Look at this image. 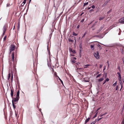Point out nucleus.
Returning a JSON list of instances; mask_svg holds the SVG:
<instances>
[{
    "label": "nucleus",
    "instance_id": "nucleus-1",
    "mask_svg": "<svg viewBox=\"0 0 124 124\" xmlns=\"http://www.w3.org/2000/svg\"><path fill=\"white\" fill-rule=\"evenodd\" d=\"M15 46L13 44L11 45L9 48V54H10L12 51L14 50L15 49Z\"/></svg>",
    "mask_w": 124,
    "mask_h": 124
},
{
    "label": "nucleus",
    "instance_id": "nucleus-2",
    "mask_svg": "<svg viewBox=\"0 0 124 124\" xmlns=\"http://www.w3.org/2000/svg\"><path fill=\"white\" fill-rule=\"evenodd\" d=\"M93 55L97 59H99L100 56L98 52H94L93 54Z\"/></svg>",
    "mask_w": 124,
    "mask_h": 124
},
{
    "label": "nucleus",
    "instance_id": "nucleus-3",
    "mask_svg": "<svg viewBox=\"0 0 124 124\" xmlns=\"http://www.w3.org/2000/svg\"><path fill=\"white\" fill-rule=\"evenodd\" d=\"M12 61L13 62V63H14V64H15L16 63V58H14V54L13 52L12 54Z\"/></svg>",
    "mask_w": 124,
    "mask_h": 124
},
{
    "label": "nucleus",
    "instance_id": "nucleus-4",
    "mask_svg": "<svg viewBox=\"0 0 124 124\" xmlns=\"http://www.w3.org/2000/svg\"><path fill=\"white\" fill-rule=\"evenodd\" d=\"M12 102L14 101L15 102H16L18 101L19 99V98L16 97V98H14L13 97V98H12Z\"/></svg>",
    "mask_w": 124,
    "mask_h": 124
},
{
    "label": "nucleus",
    "instance_id": "nucleus-5",
    "mask_svg": "<svg viewBox=\"0 0 124 124\" xmlns=\"http://www.w3.org/2000/svg\"><path fill=\"white\" fill-rule=\"evenodd\" d=\"M119 23L121 24H124V17L120 19L119 20Z\"/></svg>",
    "mask_w": 124,
    "mask_h": 124
},
{
    "label": "nucleus",
    "instance_id": "nucleus-6",
    "mask_svg": "<svg viewBox=\"0 0 124 124\" xmlns=\"http://www.w3.org/2000/svg\"><path fill=\"white\" fill-rule=\"evenodd\" d=\"M6 25H4L3 27V33L2 34V36H3L4 34L5 33V32L6 30Z\"/></svg>",
    "mask_w": 124,
    "mask_h": 124
},
{
    "label": "nucleus",
    "instance_id": "nucleus-7",
    "mask_svg": "<svg viewBox=\"0 0 124 124\" xmlns=\"http://www.w3.org/2000/svg\"><path fill=\"white\" fill-rule=\"evenodd\" d=\"M72 37H73V36H70L69 37V38H68V39L69 41L70 42H74V40L71 39L72 38Z\"/></svg>",
    "mask_w": 124,
    "mask_h": 124
},
{
    "label": "nucleus",
    "instance_id": "nucleus-8",
    "mask_svg": "<svg viewBox=\"0 0 124 124\" xmlns=\"http://www.w3.org/2000/svg\"><path fill=\"white\" fill-rule=\"evenodd\" d=\"M104 27V26L103 25L101 26L100 27V28L99 29V30L98 31V32H97V33H98L100 32L103 29Z\"/></svg>",
    "mask_w": 124,
    "mask_h": 124
},
{
    "label": "nucleus",
    "instance_id": "nucleus-9",
    "mask_svg": "<svg viewBox=\"0 0 124 124\" xmlns=\"http://www.w3.org/2000/svg\"><path fill=\"white\" fill-rule=\"evenodd\" d=\"M14 92V90L13 89H11V95L12 98H13V93Z\"/></svg>",
    "mask_w": 124,
    "mask_h": 124
},
{
    "label": "nucleus",
    "instance_id": "nucleus-10",
    "mask_svg": "<svg viewBox=\"0 0 124 124\" xmlns=\"http://www.w3.org/2000/svg\"><path fill=\"white\" fill-rule=\"evenodd\" d=\"M19 90L17 93V94L16 95V97H18L19 98Z\"/></svg>",
    "mask_w": 124,
    "mask_h": 124
},
{
    "label": "nucleus",
    "instance_id": "nucleus-11",
    "mask_svg": "<svg viewBox=\"0 0 124 124\" xmlns=\"http://www.w3.org/2000/svg\"><path fill=\"white\" fill-rule=\"evenodd\" d=\"M97 22H98L97 21H96L94 23L93 25L91 27V28H93V27H94L96 25V24L97 23Z\"/></svg>",
    "mask_w": 124,
    "mask_h": 124
},
{
    "label": "nucleus",
    "instance_id": "nucleus-12",
    "mask_svg": "<svg viewBox=\"0 0 124 124\" xmlns=\"http://www.w3.org/2000/svg\"><path fill=\"white\" fill-rule=\"evenodd\" d=\"M108 1H106L104 4H103L102 5V7H103L105 6L107 4V3H108Z\"/></svg>",
    "mask_w": 124,
    "mask_h": 124
},
{
    "label": "nucleus",
    "instance_id": "nucleus-13",
    "mask_svg": "<svg viewBox=\"0 0 124 124\" xmlns=\"http://www.w3.org/2000/svg\"><path fill=\"white\" fill-rule=\"evenodd\" d=\"M87 79L86 78H85L84 79V81L85 82H89V79H88L87 80H86V79Z\"/></svg>",
    "mask_w": 124,
    "mask_h": 124
},
{
    "label": "nucleus",
    "instance_id": "nucleus-14",
    "mask_svg": "<svg viewBox=\"0 0 124 124\" xmlns=\"http://www.w3.org/2000/svg\"><path fill=\"white\" fill-rule=\"evenodd\" d=\"M90 118H88L87 119H86V120L85 122V123H86L87 122H88L89 120H90Z\"/></svg>",
    "mask_w": 124,
    "mask_h": 124
},
{
    "label": "nucleus",
    "instance_id": "nucleus-15",
    "mask_svg": "<svg viewBox=\"0 0 124 124\" xmlns=\"http://www.w3.org/2000/svg\"><path fill=\"white\" fill-rule=\"evenodd\" d=\"M103 80H104L103 78H101L100 79H99L98 80V81L99 82H100L102 81Z\"/></svg>",
    "mask_w": 124,
    "mask_h": 124
},
{
    "label": "nucleus",
    "instance_id": "nucleus-16",
    "mask_svg": "<svg viewBox=\"0 0 124 124\" xmlns=\"http://www.w3.org/2000/svg\"><path fill=\"white\" fill-rule=\"evenodd\" d=\"M104 18H105L104 17H100L99 18V20H103V19Z\"/></svg>",
    "mask_w": 124,
    "mask_h": 124
},
{
    "label": "nucleus",
    "instance_id": "nucleus-17",
    "mask_svg": "<svg viewBox=\"0 0 124 124\" xmlns=\"http://www.w3.org/2000/svg\"><path fill=\"white\" fill-rule=\"evenodd\" d=\"M118 80L120 81H121V76L120 77H118Z\"/></svg>",
    "mask_w": 124,
    "mask_h": 124
},
{
    "label": "nucleus",
    "instance_id": "nucleus-18",
    "mask_svg": "<svg viewBox=\"0 0 124 124\" xmlns=\"http://www.w3.org/2000/svg\"><path fill=\"white\" fill-rule=\"evenodd\" d=\"M12 105L14 109H15L16 108V106L14 104L13 102V101L12 102Z\"/></svg>",
    "mask_w": 124,
    "mask_h": 124
},
{
    "label": "nucleus",
    "instance_id": "nucleus-19",
    "mask_svg": "<svg viewBox=\"0 0 124 124\" xmlns=\"http://www.w3.org/2000/svg\"><path fill=\"white\" fill-rule=\"evenodd\" d=\"M87 33V31H85V33L82 36V38H83V37H84L85 36V35Z\"/></svg>",
    "mask_w": 124,
    "mask_h": 124
},
{
    "label": "nucleus",
    "instance_id": "nucleus-20",
    "mask_svg": "<svg viewBox=\"0 0 124 124\" xmlns=\"http://www.w3.org/2000/svg\"><path fill=\"white\" fill-rule=\"evenodd\" d=\"M107 114V112L105 113L104 114H102L100 116V117H101L102 116H103L105 115H106Z\"/></svg>",
    "mask_w": 124,
    "mask_h": 124
},
{
    "label": "nucleus",
    "instance_id": "nucleus-21",
    "mask_svg": "<svg viewBox=\"0 0 124 124\" xmlns=\"http://www.w3.org/2000/svg\"><path fill=\"white\" fill-rule=\"evenodd\" d=\"M11 76V74L10 73H9L8 74V80H9L10 77Z\"/></svg>",
    "mask_w": 124,
    "mask_h": 124
},
{
    "label": "nucleus",
    "instance_id": "nucleus-22",
    "mask_svg": "<svg viewBox=\"0 0 124 124\" xmlns=\"http://www.w3.org/2000/svg\"><path fill=\"white\" fill-rule=\"evenodd\" d=\"M77 35V34H76L74 32H73V35L74 36H76Z\"/></svg>",
    "mask_w": 124,
    "mask_h": 124
},
{
    "label": "nucleus",
    "instance_id": "nucleus-23",
    "mask_svg": "<svg viewBox=\"0 0 124 124\" xmlns=\"http://www.w3.org/2000/svg\"><path fill=\"white\" fill-rule=\"evenodd\" d=\"M88 2H87L86 3H85L84 4V6L86 5H88Z\"/></svg>",
    "mask_w": 124,
    "mask_h": 124
},
{
    "label": "nucleus",
    "instance_id": "nucleus-24",
    "mask_svg": "<svg viewBox=\"0 0 124 124\" xmlns=\"http://www.w3.org/2000/svg\"><path fill=\"white\" fill-rule=\"evenodd\" d=\"M112 10V9H110L107 12L108 14H109L110 12H111Z\"/></svg>",
    "mask_w": 124,
    "mask_h": 124
},
{
    "label": "nucleus",
    "instance_id": "nucleus-25",
    "mask_svg": "<svg viewBox=\"0 0 124 124\" xmlns=\"http://www.w3.org/2000/svg\"><path fill=\"white\" fill-rule=\"evenodd\" d=\"M98 113V112H97L95 114V115H94V117H93V118H94L96 117L97 116Z\"/></svg>",
    "mask_w": 124,
    "mask_h": 124
},
{
    "label": "nucleus",
    "instance_id": "nucleus-26",
    "mask_svg": "<svg viewBox=\"0 0 124 124\" xmlns=\"http://www.w3.org/2000/svg\"><path fill=\"white\" fill-rule=\"evenodd\" d=\"M101 75V74H99L98 75L96 76V78H97L100 77Z\"/></svg>",
    "mask_w": 124,
    "mask_h": 124
},
{
    "label": "nucleus",
    "instance_id": "nucleus-27",
    "mask_svg": "<svg viewBox=\"0 0 124 124\" xmlns=\"http://www.w3.org/2000/svg\"><path fill=\"white\" fill-rule=\"evenodd\" d=\"M117 74H118V77H120V76H121V74L119 72H118L117 73Z\"/></svg>",
    "mask_w": 124,
    "mask_h": 124
},
{
    "label": "nucleus",
    "instance_id": "nucleus-28",
    "mask_svg": "<svg viewBox=\"0 0 124 124\" xmlns=\"http://www.w3.org/2000/svg\"><path fill=\"white\" fill-rule=\"evenodd\" d=\"M116 83H117L116 81V82H115V83H114L113 84V85L114 86H116Z\"/></svg>",
    "mask_w": 124,
    "mask_h": 124
},
{
    "label": "nucleus",
    "instance_id": "nucleus-29",
    "mask_svg": "<svg viewBox=\"0 0 124 124\" xmlns=\"http://www.w3.org/2000/svg\"><path fill=\"white\" fill-rule=\"evenodd\" d=\"M26 2V0H24L23 2V3L24 4Z\"/></svg>",
    "mask_w": 124,
    "mask_h": 124
},
{
    "label": "nucleus",
    "instance_id": "nucleus-30",
    "mask_svg": "<svg viewBox=\"0 0 124 124\" xmlns=\"http://www.w3.org/2000/svg\"><path fill=\"white\" fill-rule=\"evenodd\" d=\"M109 80V79L108 78H107L105 80V81H108Z\"/></svg>",
    "mask_w": 124,
    "mask_h": 124
},
{
    "label": "nucleus",
    "instance_id": "nucleus-31",
    "mask_svg": "<svg viewBox=\"0 0 124 124\" xmlns=\"http://www.w3.org/2000/svg\"><path fill=\"white\" fill-rule=\"evenodd\" d=\"M6 36H5L3 38V40L4 41L6 40Z\"/></svg>",
    "mask_w": 124,
    "mask_h": 124
},
{
    "label": "nucleus",
    "instance_id": "nucleus-32",
    "mask_svg": "<svg viewBox=\"0 0 124 124\" xmlns=\"http://www.w3.org/2000/svg\"><path fill=\"white\" fill-rule=\"evenodd\" d=\"M20 28V25L18 24V30Z\"/></svg>",
    "mask_w": 124,
    "mask_h": 124
},
{
    "label": "nucleus",
    "instance_id": "nucleus-33",
    "mask_svg": "<svg viewBox=\"0 0 124 124\" xmlns=\"http://www.w3.org/2000/svg\"><path fill=\"white\" fill-rule=\"evenodd\" d=\"M75 60L73 59V60L72 61V62H73V63H75L76 62Z\"/></svg>",
    "mask_w": 124,
    "mask_h": 124
},
{
    "label": "nucleus",
    "instance_id": "nucleus-34",
    "mask_svg": "<svg viewBox=\"0 0 124 124\" xmlns=\"http://www.w3.org/2000/svg\"><path fill=\"white\" fill-rule=\"evenodd\" d=\"M120 84L121 85H123V83L122 82V81H120Z\"/></svg>",
    "mask_w": 124,
    "mask_h": 124
},
{
    "label": "nucleus",
    "instance_id": "nucleus-35",
    "mask_svg": "<svg viewBox=\"0 0 124 124\" xmlns=\"http://www.w3.org/2000/svg\"><path fill=\"white\" fill-rule=\"evenodd\" d=\"M92 8H95V6L94 5H93L92 6Z\"/></svg>",
    "mask_w": 124,
    "mask_h": 124
},
{
    "label": "nucleus",
    "instance_id": "nucleus-36",
    "mask_svg": "<svg viewBox=\"0 0 124 124\" xmlns=\"http://www.w3.org/2000/svg\"><path fill=\"white\" fill-rule=\"evenodd\" d=\"M94 47V46L93 45H91V48H92Z\"/></svg>",
    "mask_w": 124,
    "mask_h": 124
},
{
    "label": "nucleus",
    "instance_id": "nucleus-37",
    "mask_svg": "<svg viewBox=\"0 0 124 124\" xmlns=\"http://www.w3.org/2000/svg\"><path fill=\"white\" fill-rule=\"evenodd\" d=\"M102 64H100V68H101L102 67Z\"/></svg>",
    "mask_w": 124,
    "mask_h": 124
},
{
    "label": "nucleus",
    "instance_id": "nucleus-38",
    "mask_svg": "<svg viewBox=\"0 0 124 124\" xmlns=\"http://www.w3.org/2000/svg\"><path fill=\"white\" fill-rule=\"evenodd\" d=\"M99 37V35H96L94 36L93 37Z\"/></svg>",
    "mask_w": 124,
    "mask_h": 124
},
{
    "label": "nucleus",
    "instance_id": "nucleus-39",
    "mask_svg": "<svg viewBox=\"0 0 124 124\" xmlns=\"http://www.w3.org/2000/svg\"><path fill=\"white\" fill-rule=\"evenodd\" d=\"M95 122L94 121L93 122H92L91 124H94L95 123Z\"/></svg>",
    "mask_w": 124,
    "mask_h": 124
},
{
    "label": "nucleus",
    "instance_id": "nucleus-40",
    "mask_svg": "<svg viewBox=\"0 0 124 124\" xmlns=\"http://www.w3.org/2000/svg\"><path fill=\"white\" fill-rule=\"evenodd\" d=\"M118 88V86L117 85L116 87V90H117Z\"/></svg>",
    "mask_w": 124,
    "mask_h": 124
},
{
    "label": "nucleus",
    "instance_id": "nucleus-41",
    "mask_svg": "<svg viewBox=\"0 0 124 124\" xmlns=\"http://www.w3.org/2000/svg\"><path fill=\"white\" fill-rule=\"evenodd\" d=\"M10 5L9 4H7V7H9L10 6Z\"/></svg>",
    "mask_w": 124,
    "mask_h": 124
},
{
    "label": "nucleus",
    "instance_id": "nucleus-42",
    "mask_svg": "<svg viewBox=\"0 0 124 124\" xmlns=\"http://www.w3.org/2000/svg\"><path fill=\"white\" fill-rule=\"evenodd\" d=\"M102 117H101V118H99V119H97V121H98L100 120L101 119H102Z\"/></svg>",
    "mask_w": 124,
    "mask_h": 124
},
{
    "label": "nucleus",
    "instance_id": "nucleus-43",
    "mask_svg": "<svg viewBox=\"0 0 124 124\" xmlns=\"http://www.w3.org/2000/svg\"><path fill=\"white\" fill-rule=\"evenodd\" d=\"M118 69L120 71L121 69H120V68L119 66V67L118 68Z\"/></svg>",
    "mask_w": 124,
    "mask_h": 124
},
{
    "label": "nucleus",
    "instance_id": "nucleus-44",
    "mask_svg": "<svg viewBox=\"0 0 124 124\" xmlns=\"http://www.w3.org/2000/svg\"><path fill=\"white\" fill-rule=\"evenodd\" d=\"M107 63L108 64V68L109 67V63L108 61L107 62Z\"/></svg>",
    "mask_w": 124,
    "mask_h": 124
},
{
    "label": "nucleus",
    "instance_id": "nucleus-45",
    "mask_svg": "<svg viewBox=\"0 0 124 124\" xmlns=\"http://www.w3.org/2000/svg\"><path fill=\"white\" fill-rule=\"evenodd\" d=\"M24 4H23V3H22L21 4V6L22 7L23 6H24Z\"/></svg>",
    "mask_w": 124,
    "mask_h": 124
},
{
    "label": "nucleus",
    "instance_id": "nucleus-46",
    "mask_svg": "<svg viewBox=\"0 0 124 124\" xmlns=\"http://www.w3.org/2000/svg\"><path fill=\"white\" fill-rule=\"evenodd\" d=\"M74 40H75V44L76 43V38L75 37H74Z\"/></svg>",
    "mask_w": 124,
    "mask_h": 124
},
{
    "label": "nucleus",
    "instance_id": "nucleus-47",
    "mask_svg": "<svg viewBox=\"0 0 124 124\" xmlns=\"http://www.w3.org/2000/svg\"><path fill=\"white\" fill-rule=\"evenodd\" d=\"M93 9H91L90 10V12H93Z\"/></svg>",
    "mask_w": 124,
    "mask_h": 124
},
{
    "label": "nucleus",
    "instance_id": "nucleus-48",
    "mask_svg": "<svg viewBox=\"0 0 124 124\" xmlns=\"http://www.w3.org/2000/svg\"><path fill=\"white\" fill-rule=\"evenodd\" d=\"M106 68V66H105L104 67V68L103 69V70H105Z\"/></svg>",
    "mask_w": 124,
    "mask_h": 124
},
{
    "label": "nucleus",
    "instance_id": "nucleus-49",
    "mask_svg": "<svg viewBox=\"0 0 124 124\" xmlns=\"http://www.w3.org/2000/svg\"><path fill=\"white\" fill-rule=\"evenodd\" d=\"M79 26H80L79 25H78L77 27V28H79Z\"/></svg>",
    "mask_w": 124,
    "mask_h": 124
},
{
    "label": "nucleus",
    "instance_id": "nucleus-50",
    "mask_svg": "<svg viewBox=\"0 0 124 124\" xmlns=\"http://www.w3.org/2000/svg\"><path fill=\"white\" fill-rule=\"evenodd\" d=\"M84 19H82V20L81 21V22H82H82H83L84 21Z\"/></svg>",
    "mask_w": 124,
    "mask_h": 124
},
{
    "label": "nucleus",
    "instance_id": "nucleus-51",
    "mask_svg": "<svg viewBox=\"0 0 124 124\" xmlns=\"http://www.w3.org/2000/svg\"><path fill=\"white\" fill-rule=\"evenodd\" d=\"M57 77H58V78H59V79L60 80V81H61V80H61L60 79V78L58 76H57Z\"/></svg>",
    "mask_w": 124,
    "mask_h": 124
},
{
    "label": "nucleus",
    "instance_id": "nucleus-52",
    "mask_svg": "<svg viewBox=\"0 0 124 124\" xmlns=\"http://www.w3.org/2000/svg\"><path fill=\"white\" fill-rule=\"evenodd\" d=\"M84 66V68H87L88 67V66H85V65Z\"/></svg>",
    "mask_w": 124,
    "mask_h": 124
},
{
    "label": "nucleus",
    "instance_id": "nucleus-53",
    "mask_svg": "<svg viewBox=\"0 0 124 124\" xmlns=\"http://www.w3.org/2000/svg\"><path fill=\"white\" fill-rule=\"evenodd\" d=\"M90 65H90V64H87V65H85V66H90Z\"/></svg>",
    "mask_w": 124,
    "mask_h": 124
},
{
    "label": "nucleus",
    "instance_id": "nucleus-54",
    "mask_svg": "<svg viewBox=\"0 0 124 124\" xmlns=\"http://www.w3.org/2000/svg\"><path fill=\"white\" fill-rule=\"evenodd\" d=\"M61 81V83L63 85V81H62V80H61V81Z\"/></svg>",
    "mask_w": 124,
    "mask_h": 124
},
{
    "label": "nucleus",
    "instance_id": "nucleus-55",
    "mask_svg": "<svg viewBox=\"0 0 124 124\" xmlns=\"http://www.w3.org/2000/svg\"><path fill=\"white\" fill-rule=\"evenodd\" d=\"M97 46L98 47H100L101 46L99 44H98V45H97Z\"/></svg>",
    "mask_w": 124,
    "mask_h": 124
},
{
    "label": "nucleus",
    "instance_id": "nucleus-56",
    "mask_svg": "<svg viewBox=\"0 0 124 124\" xmlns=\"http://www.w3.org/2000/svg\"><path fill=\"white\" fill-rule=\"evenodd\" d=\"M106 81L105 80L104 81V83H103V84L104 85V84L106 82Z\"/></svg>",
    "mask_w": 124,
    "mask_h": 124
},
{
    "label": "nucleus",
    "instance_id": "nucleus-57",
    "mask_svg": "<svg viewBox=\"0 0 124 124\" xmlns=\"http://www.w3.org/2000/svg\"><path fill=\"white\" fill-rule=\"evenodd\" d=\"M100 109V108H98V109H97V110L96 112H97V111L99 110Z\"/></svg>",
    "mask_w": 124,
    "mask_h": 124
},
{
    "label": "nucleus",
    "instance_id": "nucleus-58",
    "mask_svg": "<svg viewBox=\"0 0 124 124\" xmlns=\"http://www.w3.org/2000/svg\"><path fill=\"white\" fill-rule=\"evenodd\" d=\"M121 88L120 89V90H121V89L123 87V85H121Z\"/></svg>",
    "mask_w": 124,
    "mask_h": 124
},
{
    "label": "nucleus",
    "instance_id": "nucleus-59",
    "mask_svg": "<svg viewBox=\"0 0 124 124\" xmlns=\"http://www.w3.org/2000/svg\"><path fill=\"white\" fill-rule=\"evenodd\" d=\"M73 59L75 60H76V58L75 57L73 58Z\"/></svg>",
    "mask_w": 124,
    "mask_h": 124
},
{
    "label": "nucleus",
    "instance_id": "nucleus-60",
    "mask_svg": "<svg viewBox=\"0 0 124 124\" xmlns=\"http://www.w3.org/2000/svg\"><path fill=\"white\" fill-rule=\"evenodd\" d=\"M84 13V12H82L80 15V16H81Z\"/></svg>",
    "mask_w": 124,
    "mask_h": 124
},
{
    "label": "nucleus",
    "instance_id": "nucleus-61",
    "mask_svg": "<svg viewBox=\"0 0 124 124\" xmlns=\"http://www.w3.org/2000/svg\"><path fill=\"white\" fill-rule=\"evenodd\" d=\"M95 29V28H93V29H92V30H94Z\"/></svg>",
    "mask_w": 124,
    "mask_h": 124
},
{
    "label": "nucleus",
    "instance_id": "nucleus-62",
    "mask_svg": "<svg viewBox=\"0 0 124 124\" xmlns=\"http://www.w3.org/2000/svg\"><path fill=\"white\" fill-rule=\"evenodd\" d=\"M11 78V79H12V80L13 78V76L12 75V76Z\"/></svg>",
    "mask_w": 124,
    "mask_h": 124
},
{
    "label": "nucleus",
    "instance_id": "nucleus-63",
    "mask_svg": "<svg viewBox=\"0 0 124 124\" xmlns=\"http://www.w3.org/2000/svg\"><path fill=\"white\" fill-rule=\"evenodd\" d=\"M48 66H49L50 65V64H49L48 63Z\"/></svg>",
    "mask_w": 124,
    "mask_h": 124
},
{
    "label": "nucleus",
    "instance_id": "nucleus-64",
    "mask_svg": "<svg viewBox=\"0 0 124 124\" xmlns=\"http://www.w3.org/2000/svg\"><path fill=\"white\" fill-rule=\"evenodd\" d=\"M91 8V7H90L89 8H88V9H89Z\"/></svg>",
    "mask_w": 124,
    "mask_h": 124
}]
</instances>
